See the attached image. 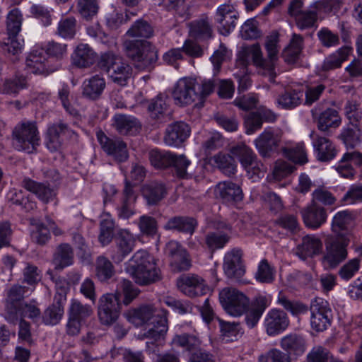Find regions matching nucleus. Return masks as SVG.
I'll return each instance as SVG.
<instances>
[{
  "instance_id": "obj_36",
  "label": "nucleus",
  "mask_w": 362,
  "mask_h": 362,
  "mask_svg": "<svg viewBox=\"0 0 362 362\" xmlns=\"http://www.w3.org/2000/svg\"><path fill=\"white\" fill-rule=\"evenodd\" d=\"M197 226L195 219L188 216H174L168 219L163 226L166 230H176L192 235Z\"/></svg>"
},
{
  "instance_id": "obj_43",
  "label": "nucleus",
  "mask_w": 362,
  "mask_h": 362,
  "mask_svg": "<svg viewBox=\"0 0 362 362\" xmlns=\"http://www.w3.org/2000/svg\"><path fill=\"white\" fill-rule=\"evenodd\" d=\"M74 252L69 244H61L54 255L53 263L57 269H62L73 263Z\"/></svg>"
},
{
  "instance_id": "obj_55",
  "label": "nucleus",
  "mask_w": 362,
  "mask_h": 362,
  "mask_svg": "<svg viewBox=\"0 0 362 362\" xmlns=\"http://www.w3.org/2000/svg\"><path fill=\"white\" fill-rule=\"evenodd\" d=\"M77 21L73 16L62 18L58 23L57 34L65 39H71L76 33Z\"/></svg>"
},
{
  "instance_id": "obj_59",
  "label": "nucleus",
  "mask_w": 362,
  "mask_h": 362,
  "mask_svg": "<svg viewBox=\"0 0 362 362\" xmlns=\"http://www.w3.org/2000/svg\"><path fill=\"white\" fill-rule=\"evenodd\" d=\"M77 9L80 15L86 20H90L99 9L97 0H78Z\"/></svg>"
},
{
  "instance_id": "obj_51",
  "label": "nucleus",
  "mask_w": 362,
  "mask_h": 362,
  "mask_svg": "<svg viewBox=\"0 0 362 362\" xmlns=\"http://www.w3.org/2000/svg\"><path fill=\"white\" fill-rule=\"evenodd\" d=\"M351 49L345 47L327 57L322 64L324 71H329L341 66V63L346 60L350 54Z\"/></svg>"
},
{
  "instance_id": "obj_32",
  "label": "nucleus",
  "mask_w": 362,
  "mask_h": 362,
  "mask_svg": "<svg viewBox=\"0 0 362 362\" xmlns=\"http://www.w3.org/2000/svg\"><path fill=\"white\" fill-rule=\"evenodd\" d=\"M65 299V294L60 295L58 299L55 296L54 302L41 313L42 321L45 325L54 326L61 321L64 315L62 300Z\"/></svg>"
},
{
  "instance_id": "obj_50",
  "label": "nucleus",
  "mask_w": 362,
  "mask_h": 362,
  "mask_svg": "<svg viewBox=\"0 0 362 362\" xmlns=\"http://www.w3.org/2000/svg\"><path fill=\"white\" fill-rule=\"evenodd\" d=\"M153 28L148 22L140 19L134 22L127 30V35L131 37L150 38L153 35Z\"/></svg>"
},
{
  "instance_id": "obj_30",
  "label": "nucleus",
  "mask_w": 362,
  "mask_h": 362,
  "mask_svg": "<svg viewBox=\"0 0 362 362\" xmlns=\"http://www.w3.org/2000/svg\"><path fill=\"white\" fill-rule=\"evenodd\" d=\"M280 346L283 350L296 356L303 355L307 348L305 338L296 333H291L282 337L280 340Z\"/></svg>"
},
{
  "instance_id": "obj_34",
  "label": "nucleus",
  "mask_w": 362,
  "mask_h": 362,
  "mask_svg": "<svg viewBox=\"0 0 362 362\" xmlns=\"http://www.w3.org/2000/svg\"><path fill=\"white\" fill-rule=\"evenodd\" d=\"M136 196L134 194L132 187L129 182H126L123 190V195L121 204L117 206V215L120 218L127 219L134 213V204Z\"/></svg>"
},
{
  "instance_id": "obj_63",
  "label": "nucleus",
  "mask_w": 362,
  "mask_h": 362,
  "mask_svg": "<svg viewBox=\"0 0 362 362\" xmlns=\"http://www.w3.org/2000/svg\"><path fill=\"white\" fill-rule=\"evenodd\" d=\"M325 88L326 86L322 83L306 86L305 91L303 93L305 96L304 105L310 106L317 101Z\"/></svg>"
},
{
  "instance_id": "obj_46",
  "label": "nucleus",
  "mask_w": 362,
  "mask_h": 362,
  "mask_svg": "<svg viewBox=\"0 0 362 362\" xmlns=\"http://www.w3.org/2000/svg\"><path fill=\"white\" fill-rule=\"evenodd\" d=\"M115 273L112 262L105 256H99L95 261V275L100 281L111 279Z\"/></svg>"
},
{
  "instance_id": "obj_38",
  "label": "nucleus",
  "mask_w": 362,
  "mask_h": 362,
  "mask_svg": "<svg viewBox=\"0 0 362 362\" xmlns=\"http://www.w3.org/2000/svg\"><path fill=\"white\" fill-rule=\"evenodd\" d=\"M216 190L220 197L226 202H239L243 197L240 186L231 182H219Z\"/></svg>"
},
{
  "instance_id": "obj_2",
  "label": "nucleus",
  "mask_w": 362,
  "mask_h": 362,
  "mask_svg": "<svg viewBox=\"0 0 362 362\" xmlns=\"http://www.w3.org/2000/svg\"><path fill=\"white\" fill-rule=\"evenodd\" d=\"M126 271L140 285L150 284L160 279V272L156 267L155 258L144 250L134 254L127 263Z\"/></svg>"
},
{
  "instance_id": "obj_4",
  "label": "nucleus",
  "mask_w": 362,
  "mask_h": 362,
  "mask_svg": "<svg viewBox=\"0 0 362 362\" xmlns=\"http://www.w3.org/2000/svg\"><path fill=\"white\" fill-rule=\"evenodd\" d=\"M124 47L127 56L136 68L143 70L151 68L158 59L156 47L146 40H126Z\"/></svg>"
},
{
  "instance_id": "obj_52",
  "label": "nucleus",
  "mask_w": 362,
  "mask_h": 362,
  "mask_svg": "<svg viewBox=\"0 0 362 362\" xmlns=\"http://www.w3.org/2000/svg\"><path fill=\"white\" fill-rule=\"evenodd\" d=\"M93 313L92 307L89 305H83L80 301L73 300L69 308L68 315L78 320L84 322Z\"/></svg>"
},
{
  "instance_id": "obj_5",
  "label": "nucleus",
  "mask_w": 362,
  "mask_h": 362,
  "mask_svg": "<svg viewBox=\"0 0 362 362\" xmlns=\"http://www.w3.org/2000/svg\"><path fill=\"white\" fill-rule=\"evenodd\" d=\"M98 65L119 86H126L132 76V66L112 52L103 54Z\"/></svg>"
},
{
  "instance_id": "obj_12",
  "label": "nucleus",
  "mask_w": 362,
  "mask_h": 362,
  "mask_svg": "<svg viewBox=\"0 0 362 362\" xmlns=\"http://www.w3.org/2000/svg\"><path fill=\"white\" fill-rule=\"evenodd\" d=\"M97 139L102 149L114 160L122 163L129 158L127 144L119 137L110 138L105 134L99 131L97 132Z\"/></svg>"
},
{
  "instance_id": "obj_16",
  "label": "nucleus",
  "mask_w": 362,
  "mask_h": 362,
  "mask_svg": "<svg viewBox=\"0 0 362 362\" xmlns=\"http://www.w3.org/2000/svg\"><path fill=\"white\" fill-rule=\"evenodd\" d=\"M281 138V132L266 129L255 140V145L262 157L269 158L278 151Z\"/></svg>"
},
{
  "instance_id": "obj_49",
  "label": "nucleus",
  "mask_w": 362,
  "mask_h": 362,
  "mask_svg": "<svg viewBox=\"0 0 362 362\" xmlns=\"http://www.w3.org/2000/svg\"><path fill=\"white\" fill-rule=\"evenodd\" d=\"M190 34L199 39H208L212 35V28L207 18L192 22L189 25Z\"/></svg>"
},
{
  "instance_id": "obj_25",
  "label": "nucleus",
  "mask_w": 362,
  "mask_h": 362,
  "mask_svg": "<svg viewBox=\"0 0 362 362\" xmlns=\"http://www.w3.org/2000/svg\"><path fill=\"white\" fill-rule=\"evenodd\" d=\"M112 126L121 135L134 136L141 129V124L137 118L132 115L116 114L112 119Z\"/></svg>"
},
{
  "instance_id": "obj_14",
  "label": "nucleus",
  "mask_w": 362,
  "mask_h": 362,
  "mask_svg": "<svg viewBox=\"0 0 362 362\" xmlns=\"http://www.w3.org/2000/svg\"><path fill=\"white\" fill-rule=\"evenodd\" d=\"M310 311L312 328L317 332L325 330L330 324L331 318V310L328 308V303L322 298H316L311 302Z\"/></svg>"
},
{
  "instance_id": "obj_29",
  "label": "nucleus",
  "mask_w": 362,
  "mask_h": 362,
  "mask_svg": "<svg viewBox=\"0 0 362 362\" xmlns=\"http://www.w3.org/2000/svg\"><path fill=\"white\" fill-rule=\"evenodd\" d=\"M41 310L39 303L36 300H30L25 301L21 305L19 310H17L16 315H11L6 320L14 325H17L19 320L25 317L32 320L33 322L40 318Z\"/></svg>"
},
{
  "instance_id": "obj_61",
  "label": "nucleus",
  "mask_w": 362,
  "mask_h": 362,
  "mask_svg": "<svg viewBox=\"0 0 362 362\" xmlns=\"http://www.w3.org/2000/svg\"><path fill=\"white\" fill-rule=\"evenodd\" d=\"M292 362L291 356L288 352H284L273 348L258 358L259 362Z\"/></svg>"
},
{
  "instance_id": "obj_10",
  "label": "nucleus",
  "mask_w": 362,
  "mask_h": 362,
  "mask_svg": "<svg viewBox=\"0 0 362 362\" xmlns=\"http://www.w3.org/2000/svg\"><path fill=\"white\" fill-rule=\"evenodd\" d=\"M230 152L238 159L242 167L251 178L255 176L259 177L263 174L264 169L262 163L257 160L253 151L245 144L231 147Z\"/></svg>"
},
{
  "instance_id": "obj_42",
  "label": "nucleus",
  "mask_w": 362,
  "mask_h": 362,
  "mask_svg": "<svg viewBox=\"0 0 362 362\" xmlns=\"http://www.w3.org/2000/svg\"><path fill=\"white\" fill-rule=\"evenodd\" d=\"M303 96L301 90L288 89L279 96L277 103L282 108L291 110L301 104Z\"/></svg>"
},
{
  "instance_id": "obj_37",
  "label": "nucleus",
  "mask_w": 362,
  "mask_h": 362,
  "mask_svg": "<svg viewBox=\"0 0 362 362\" xmlns=\"http://www.w3.org/2000/svg\"><path fill=\"white\" fill-rule=\"evenodd\" d=\"M142 194L148 204L154 205L160 202L167 194L165 185L158 182H151L142 187Z\"/></svg>"
},
{
  "instance_id": "obj_33",
  "label": "nucleus",
  "mask_w": 362,
  "mask_h": 362,
  "mask_svg": "<svg viewBox=\"0 0 362 362\" xmlns=\"http://www.w3.org/2000/svg\"><path fill=\"white\" fill-rule=\"evenodd\" d=\"M313 147L319 160L326 162L333 159L337 154V149L332 142L327 138L317 136L313 139Z\"/></svg>"
},
{
  "instance_id": "obj_19",
  "label": "nucleus",
  "mask_w": 362,
  "mask_h": 362,
  "mask_svg": "<svg viewBox=\"0 0 362 362\" xmlns=\"http://www.w3.org/2000/svg\"><path fill=\"white\" fill-rule=\"evenodd\" d=\"M289 325V319L285 312L272 309L266 315L264 326L266 333L274 337L285 331Z\"/></svg>"
},
{
  "instance_id": "obj_27",
  "label": "nucleus",
  "mask_w": 362,
  "mask_h": 362,
  "mask_svg": "<svg viewBox=\"0 0 362 362\" xmlns=\"http://www.w3.org/2000/svg\"><path fill=\"white\" fill-rule=\"evenodd\" d=\"M42 50L32 52L26 59V67L33 74H48L56 70Z\"/></svg>"
},
{
  "instance_id": "obj_1",
  "label": "nucleus",
  "mask_w": 362,
  "mask_h": 362,
  "mask_svg": "<svg viewBox=\"0 0 362 362\" xmlns=\"http://www.w3.org/2000/svg\"><path fill=\"white\" fill-rule=\"evenodd\" d=\"M277 37L270 36L266 42L265 47L267 52V59L263 58L259 44L243 47L238 54V63L245 69L250 62L256 66L258 73L269 77L272 82L276 76L275 64L278 59Z\"/></svg>"
},
{
  "instance_id": "obj_9",
  "label": "nucleus",
  "mask_w": 362,
  "mask_h": 362,
  "mask_svg": "<svg viewBox=\"0 0 362 362\" xmlns=\"http://www.w3.org/2000/svg\"><path fill=\"white\" fill-rule=\"evenodd\" d=\"M33 292V288L20 284H14L7 287L4 291V317L7 320L11 315H16L21 305Z\"/></svg>"
},
{
  "instance_id": "obj_18",
  "label": "nucleus",
  "mask_w": 362,
  "mask_h": 362,
  "mask_svg": "<svg viewBox=\"0 0 362 362\" xmlns=\"http://www.w3.org/2000/svg\"><path fill=\"white\" fill-rule=\"evenodd\" d=\"M313 119L317 123L318 129L327 132L330 128H336L341 124V117L338 112L332 108L322 110L320 104L311 110Z\"/></svg>"
},
{
  "instance_id": "obj_31",
  "label": "nucleus",
  "mask_w": 362,
  "mask_h": 362,
  "mask_svg": "<svg viewBox=\"0 0 362 362\" xmlns=\"http://www.w3.org/2000/svg\"><path fill=\"white\" fill-rule=\"evenodd\" d=\"M322 249V243L320 238L315 235H306L303 238L302 243L296 248V255L301 259H306L320 254Z\"/></svg>"
},
{
  "instance_id": "obj_17",
  "label": "nucleus",
  "mask_w": 362,
  "mask_h": 362,
  "mask_svg": "<svg viewBox=\"0 0 362 362\" xmlns=\"http://www.w3.org/2000/svg\"><path fill=\"white\" fill-rule=\"evenodd\" d=\"M239 13L233 4L229 3L220 5L216 10L215 20L219 25L222 35H227L236 25Z\"/></svg>"
},
{
  "instance_id": "obj_11",
  "label": "nucleus",
  "mask_w": 362,
  "mask_h": 362,
  "mask_svg": "<svg viewBox=\"0 0 362 362\" xmlns=\"http://www.w3.org/2000/svg\"><path fill=\"white\" fill-rule=\"evenodd\" d=\"M120 298L119 293H106L100 298L98 313L102 324L110 325L117 320L121 309Z\"/></svg>"
},
{
  "instance_id": "obj_6",
  "label": "nucleus",
  "mask_w": 362,
  "mask_h": 362,
  "mask_svg": "<svg viewBox=\"0 0 362 362\" xmlns=\"http://www.w3.org/2000/svg\"><path fill=\"white\" fill-rule=\"evenodd\" d=\"M13 144L18 151L33 153L40 145V135L34 122H22L18 124L12 132Z\"/></svg>"
},
{
  "instance_id": "obj_57",
  "label": "nucleus",
  "mask_w": 362,
  "mask_h": 362,
  "mask_svg": "<svg viewBox=\"0 0 362 362\" xmlns=\"http://www.w3.org/2000/svg\"><path fill=\"white\" fill-rule=\"evenodd\" d=\"M27 88L26 78L23 76H16L4 81L2 92L6 94L16 95L18 92Z\"/></svg>"
},
{
  "instance_id": "obj_21",
  "label": "nucleus",
  "mask_w": 362,
  "mask_h": 362,
  "mask_svg": "<svg viewBox=\"0 0 362 362\" xmlns=\"http://www.w3.org/2000/svg\"><path fill=\"white\" fill-rule=\"evenodd\" d=\"M165 253L171 258V264L178 271L187 270L190 266V259L187 250L175 240L169 241L165 249Z\"/></svg>"
},
{
  "instance_id": "obj_64",
  "label": "nucleus",
  "mask_w": 362,
  "mask_h": 362,
  "mask_svg": "<svg viewBox=\"0 0 362 362\" xmlns=\"http://www.w3.org/2000/svg\"><path fill=\"white\" fill-rule=\"evenodd\" d=\"M23 281L34 289L35 286L41 279V272L35 265L28 263L23 269Z\"/></svg>"
},
{
  "instance_id": "obj_20",
  "label": "nucleus",
  "mask_w": 362,
  "mask_h": 362,
  "mask_svg": "<svg viewBox=\"0 0 362 362\" xmlns=\"http://www.w3.org/2000/svg\"><path fill=\"white\" fill-rule=\"evenodd\" d=\"M190 127L183 122L169 124L165 132L163 141L170 146H180L190 135Z\"/></svg>"
},
{
  "instance_id": "obj_7",
  "label": "nucleus",
  "mask_w": 362,
  "mask_h": 362,
  "mask_svg": "<svg viewBox=\"0 0 362 362\" xmlns=\"http://www.w3.org/2000/svg\"><path fill=\"white\" fill-rule=\"evenodd\" d=\"M200 85L195 78L184 77L175 83L172 93L176 105L187 106L197 100H200V93L197 90Z\"/></svg>"
},
{
  "instance_id": "obj_35",
  "label": "nucleus",
  "mask_w": 362,
  "mask_h": 362,
  "mask_svg": "<svg viewBox=\"0 0 362 362\" xmlns=\"http://www.w3.org/2000/svg\"><path fill=\"white\" fill-rule=\"evenodd\" d=\"M106 86L105 80L99 75L86 79L83 83V95L90 100H97Z\"/></svg>"
},
{
  "instance_id": "obj_15",
  "label": "nucleus",
  "mask_w": 362,
  "mask_h": 362,
  "mask_svg": "<svg viewBox=\"0 0 362 362\" xmlns=\"http://www.w3.org/2000/svg\"><path fill=\"white\" fill-rule=\"evenodd\" d=\"M136 242L135 236L129 230H118L115 236V251L111 255L113 261L116 263L121 262L133 251Z\"/></svg>"
},
{
  "instance_id": "obj_53",
  "label": "nucleus",
  "mask_w": 362,
  "mask_h": 362,
  "mask_svg": "<svg viewBox=\"0 0 362 362\" xmlns=\"http://www.w3.org/2000/svg\"><path fill=\"white\" fill-rule=\"evenodd\" d=\"M23 16L18 8L12 9L7 15L6 30L8 36L16 37L21 29Z\"/></svg>"
},
{
  "instance_id": "obj_13",
  "label": "nucleus",
  "mask_w": 362,
  "mask_h": 362,
  "mask_svg": "<svg viewBox=\"0 0 362 362\" xmlns=\"http://www.w3.org/2000/svg\"><path fill=\"white\" fill-rule=\"evenodd\" d=\"M178 289L189 298L206 295L209 292V287L205 280L195 274L181 275L177 279Z\"/></svg>"
},
{
  "instance_id": "obj_39",
  "label": "nucleus",
  "mask_w": 362,
  "mask_h": 362,
  "mask_svg": "<svg viewBox=\"0 0 362 362\" xmlns=\"http://www.w3.org/2000/svg\"><path fill=\"white\" fill-rule=\"evenodd\" d=\"M73 63L79 68H86L95 62V53L86 44L79 45L72 56Z\"/></svg>"
},
{
  "instance_id": "obj_47",
  "label": "nucleus",
  "mask_w": 362,
  "mask_h": 362,
  "mask_svg": "<svg viewBox=\"0 0 362 362\" xmlns=\"http://www.w3.org/2000/svg\"><path fill=\"white\" fill-rule=\"evenodd\" d=\"M212 159L215 165L226 175L230 177L235 174L237 165L233 156L225 153H218Z\"/></svg>"
},
{
  "instance_id": "obj_44",
  "label": "nucleus",
  "mask_w": 362,
  "mask_h": 362,
  "mask_svg": "<svg viewBox=\"0 0 362 362\" xmlns=\"http://www.w3.org/2000/svg\"><path fill=\"white\" fill-rule=\"evenodd\" d=\"M303 38L300 35L293 34L289 45L282 53L284 61L293 64L298 59L303 49Z\"/></svg>"
},
{
  "instance_id": "obj_23",
  "label": "nucleus",
  "mask_w": 362,
  "mask_h": 362,
  "mask_svg": "<svg viewBox=\"0 0 362 362\" xmlns=\"http://www.w3.org/2000/svg\"><path fill=\"white\" fill-rule=\"evenodd\" d=\"M168 100V96L159 94L151 101L148 110L151 118L161 123L173 119V111Z\"/></svg>"
},
{
  "instance_id": "obj_8",
  "label": "nucleus",
  "mask_w": 362,
  "mask_h": 362,
  "mask_svg": "<svg viewBox=\"0 0 362 362\" xmlns=\"http://www.w3.org/2000/svg\"><path fill=\"white\" fill-rule=\"evenodd\" d=\"M220 302L227 313L232 316L242 315L249 307V299L234 288H225L219 293Z\"/></svg>"
},
{
  "instance_id": "obj_56",
  "label": "nucleus",
  "mask_w": 362,
  "mask_h": 362,
  "mask_svg": "<svg viewBox=\"0 0 362 362\" xmlns=\"http://www.w3.org/2000/svg\"><path fill=\"white\" fill-rule=\"evenodd\" d=\"M302 11L294 17L297 26L301 29H307L313 27L317 20V11L313 8Z\"/></svg>"
},
{
  "instance_id": "obj_28",
  "label": "nucleus",
  "mask_w": 362,
  "mask_h": 362,
  "mask_svg": "<svg viewBox=\"0 0 362 362\" xmlns=\"http://www.w3.org/2000/svg\"><path fill=\"white\" fill-rule=\"evenodd\" d=\"M302 217L306 226L318 228L327 220V212L325 208L313 203L301 211Z\"/></svg>"
},
{
  "instance_id": "obj_48",
  "label": "nucleus",
  "mask_w": 362,
  "mask_h": 362,
  "mask_svg": "<svg viewBox=\"0 0 362 362\" xmlns=\"http://www.w3.org/2000/svg\"><path fill=\"white\" fill-rule=\"evenodd\" d=\"M115 222L109 214L101 216L100 223L99 241L104 246L108 245L113 237Z\"/></svg>"
},
{
  "instance_id": "obj_62",
  "label": "nucleus",
  "mask_w": 362,
  "mask_h": 362,
  "mask_svg": "<svg viewBox=\"0 0 362 362\" xmlns=\"http://www.w3.org/2000/svg\"><path fill=\"white\" fill-rule=\"evenodd\" d=\"M140 232L145 235L154 236L158 232V223L155 218L147 215L141 216L138 222Z\"/></svg>"
},
{
  "instance_id": "obj_60",
  "label": "nucleus",
  "mask_w": 362,
  "mask_h": 362,
  "mask_svg": "<svg viewBox=\"0 0 362 362\" xmlns=\"http://www.w3.org/2000/svg\"><path fill=\"white\" fill-rule=\"evenodd\" d=\"M352 221V216L348 211H342L338 212L333 218L332 223V229L336 235L340 233H348L343 232L346 226L349 225Z\"/></svg>"
},
{
  "instance_id": "obj_24",
  "label": "nucleus",
  "mask_w": 362,
  "mask_h": 362,
  "mask_svg": "<svg viewBox=\"0 0 362 362\" xmlns=\"http://www.w3.org/2000/svg\"><path fill=\"white\" fill-rule=\"evenodd\" d=\"M129 321L136 326L144 324H155L161 315L153 305H142L136 309L131 310L127 313Z\"/></svg>"
},
{
  "instance_id": "obj_45",
  "label": "nucleus",
  "mask_w": 362,
  "mask_h": 362,
  "mask_svg": "<svg viewBox=\"0 0 362 362\" xmlns=\"http://www.w3.org/2000/svg\"><path fill=\"white\" fill-rule=\"evenodd\" d=\"M344 114L349 124L358 131L362 127V111L356 101H347L344 106Z\"/></svg>"
},
{
  "instance_id": "obj_3",
  "label": "nucleus",
  "mask_w": 362,
  "mask_h": 362,
  "mask_svg": "<svg viewBox=\"0 0 362 362\" xmlns=\"http://www.w3.org/2000/svg\"><path fill=\"white\" fill-rule=\"evenodd\" d=\"M351 236L350 233H340L327 237L321 259V263L325 269L337 268L347 258V247L350 243Z\"/></svg>"
},
{
  "instance_id": "obj_41",
  "label": "nucleus",
  "mask_w": 362,
  "mask_h": 362,
  "mask_svg": "<svg viewBox=\"0 0 362 362\" xmlns=\"http://www.w3.org/2000/svg\"><path fill=\"white\" fill-rule=\"evenodd\" d=\"M151 325H153V327L149 328L144 334V337L151 340V341L146 342V346L148 349L150 348V344H153L154 342L163 340L168 331L166 317H160L157 322Z\"/></svg>"
},
{
  "instance_id": "obj_58",
  "label": "nucleus",
  "mask_w": 362,
  "mask_h": 362,
  "mask_svg": "<svg viewBox=\"0 0 362 362\" xmlns=\"http://www.w3.org/2000/svg\"><path fill=\"white\" fill-rule=\"evenodd\" d=\"M282 152L285 157L295 163L303 165L308 162L307 155L303 144H298L292 148H283Z\"/></svg>"
},
{
  "instance_id": "obj_22",
  "label": "nucleus",
  "mask_w": 362,
  "mask_h": 362,
  "mask_svg": "<svg viewBox=\"0 0 362 362\" xmlns=\"http://www.w3.org/2000/svg\"><path fill=\"white\" fill-rule=\"evenodd\" d=\"M224 272L228 278L238 279L245 272V267L242 262V251L234 248L227 252L223 262Z\"/></svg>"
},
{
  "instance_id": "obj_54",
  "label": "nucleus",
  "mask_w": 362,
  "mask_h": 362,
  "mask_svg": "<svg viewBox=\"0 0 362 362\" xmlns=\"http://www.w3.org/2000/svg\"><path fill=\"white\" fill-rule=\"evenodd\" d=\"M173 153L162 152L153 149L148 153V158L151 165L156 168H167L172 165Z\"/></svg>"
},
{
  "instance_id": "obj_40",
  "label": "nucleus",
  "mask_w": 362,
  "mask_h": 362,
  "mask_svg": "<svg viewBox=\"0 0 362 362\" xmlns=\"http://www.w3.org/2000/svg\"><path fill=\"white\" fill-rule=\"evenodd\" d=\"M173 343L193 354L202 348V341L195 335L189 334H177L173 339Z\"/></svg>"
},
{
  "instance_id": "obj_26",
  "label": "nucleus",
  "mask_w": 362,
  "mask_h": 362,
  "mask_svg": "<svg viewBox=\"0 0 362 362\" xmlns=\"http://www.w3.org/2000/svg\"><path fill=\"white\" fill-rule=\"evenodd\" d=\"M21 186L35 194L40 200L45 204L53 201L57 196L55 189L50 187L49 185L38 182L28 177L23 180Z\"/></svg>"
}]
</instances>
